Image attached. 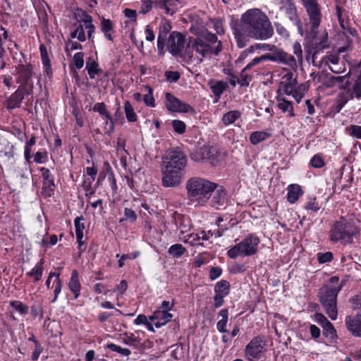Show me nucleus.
<instances>
[{
	"instance_id": "obj_1",
	"label": "nucleus",
	"mask_w": 361,
	"mask_h": 361,
	"mask_svg": "<svg viewBox=\"0 0 361 361\" xmlns=\"http://www.w3.org/2000/svg\"><path fill=\"white\" fill-rule=\"evenodd\" d=\"M233 34L239 48L247 45L249 38L264 40L270 36L269 18L259 9L252 8L245 12L239 23L233 27Z\"/></svg>"
},
{
	"instance_id": "obj_2",
	"label": "nucleus",
	"mask_w": 361,
	"mask_h": 361,
	"mask_svg": "<svg viewBox=\"0 0 361 361\" xmlns=\"http://www.w3.org/2000/svg\"><path fill=\"white\" fill-rule=\"evenodd\" d=\"M221 49V42L216 35L207 32L189 42L184 55L191 61H197L200 63L204 58L217 55Z\"/></svg>"
},
{
	"instance_id": "obj_3",
	"label": "nucleus",
	"mask_w": 361,
	"mask_h": 361,
	"mask_svg": "<svg viewBox=\"0 0 361 361\" xmlns=\"http://www.w3.org/2000/svg\"><path fill=\"white\" fill-rule=\"evenodd\" d=\"M360 234V228L355 219L348 216H341L330 225L328 239L341 245H352Z\"/></svg>"
},
{
	"instance_id": "obj_4",
	"label": "nucleus",
	"mask_w": 361,
	"mask_h": 361,
	"mask_svg": "<svg viewBox=\"0 0 361 361\" xmlns=\"http://www.w3.org/2000/svg\"><path fill=\"white\" fill-rule=\"evenodd\" d=\"M217 185L200 177L189 178L185 184L188 199L195 206H204L211 198Z\"/></svg>"
},
{
	"instance_id": "obj_5",
	"label": "nucleus",
	"mask_w": 361,
	"mask_h": 361,
	"mask_svg": "<svg viewBox=\"0 0 361 361\" xmlns=\"http://www.w3.org/2000/svg\"><path fill=\"white\" fill-rule=\"evenodd\" d=\"M187 159H165L161 164L162 184L166 188L178 186L184 177Z\"/></svg>"
},
{
	"instance_id": "obj_6",
	"label": "nucleus",
	"mask_w": 361,
	"mask_h": 361,
	"mask_svg": "<svg viewBox=\"0 0 361 361\" xmlns=\"http://www.w3.org/2000/svg\"><path fill=\"white\" fill-rule=\"evenodd\" d=\"M342 287L343 283L337 286L324 285L319 288L318 292L319 302L332 320H336L338 317L337 296Z\"/></svg>"
},
{
	"instance_id": "obj_7",
	"label": "nucleus",
	"mask_w": 361,
	"mask_h": 361,
	"mask_svg": "<svg viewBox=\"0 0 361 361\" xmlns=\"http://www.w3.org/2000/svg\"><path fill=\"white\" fill-rule=\"evenodd\" d=\"M259 244V238L251 234L229 248L227 251V255L231 259L252 256L257 252Z\"/></svg>"
},
{
	"instance_id": "obj_8",
	"label": "nucleus",
	"mask_w": 361,
	"mask_h": 361,
	"mask_svg": "<svg viewBox=\"0 0 361 361\" xmlns=\"http://www.w3.org/2000/svg\"><path fill=\"white\" fill-rule=\"evenodd\" d=\"M281 73L283 75L277 92L281 93L282 91L287 95H292L299 102L302 96L296 90L297 79L293 78V74L289 68H283Z\"/></svg>"
},
{
	"instance_id": "obj_9",
	"label": "nucleus",
	"mask_w": 361,
	"mask_h": 361,
	"mask_svg": "<svg viewBox=\"0 0 361 361\" xmlns=\"http://www.w3.org/2000/svg\"><path fill=\"white\" fill-rule=\"evenodd\" d=\"M266 341L264 336L252 338L245 348V356L249 361H256L265 352Z\"/></svg>"
},
{
	"instance_id": "obj_10",
	"label": "nucleus",
	"mask_w": 361,
	"mask_h": 361,
	"mask_svg": "<svg viewBox=\"0 0 361 361\" xmlns=\"http://www.w3.org/2000/svg\"><path fill=\"white\" fill-rule=\"evenodd\" d=\"M166 102L165 106L170 112L188 113L195 112L192 106L190 104L182 102L172 94L167 92L165 94Z\"/></svg>"
},
{
	"instance_id": "obj_11",
	"label": "nucleus",
	"mask_w": 361,
	"mask_h": 361,
	"mask_svg": "<svg viewBox=\"0 0 361 361\" xmlns=\"http://www.w3.org/2000/svg\"><path fill=\"white\" fill-rule=\"evenodd\" d=\"M185 36L178 32H172L167 42V49L173 56L180 55L185 48Z\"/></svg>"
},
{
	"instance_id": "obj_12",
	"label": "nucleus",
	"mask_w": 361,
	"mask_h": 361,
	"mask_svg": "<svg viewBox=\"0 0 361 361\" xmlns=\"http://www.w3.org/2000/svg\"><path fill=\"white\" fill-rule=\"evenodd\" d=\"M272 61L288 66L290 68L297 67L295 57L272 44Z\"/></svg>"
},
{
	"instance_id": "obj_13",
	"label": "nucleus",
	"mask_w": 361,
	"mask_h": 361,
	"mask_svg": "<svg viewBox=\"0 0 361 361\" xmlns=\"http://www.w3.org/2000/svg\"><path fill=\"white\" fill-rule=\"evenodd\" d=\"M341 90H347L350 98L361 99V73L355 75L351 80H347L341 87Z\"/></svg>"
},
{
	"instance_id": "obj_14",
	"label": "nucleus",
	"mask_w": 361,
	"mask_h": 361,
	"mask_svg": "<svg viewBox=\"0 0 361 361\" xmlns=\"http://www.w3.org/2000/svg\"><path fill=\"white\" fill-rule=\"evenodd\" d=\"M345 325L352 336L361 338V310L355 315H348L345 318Z\"/></svg>"
},
{
	"instance_id": "obj_15",
	"label": "nucleus",
	"mask_w": 361,
	"mask_h": 361,
	"mask_svg": "<svg viewBox=\"0 0 361 361\" xmlns=\"http://www.w3.org/2000/svg\"><path fill=\"white\" fill-rule=\"evenodd\" d=\"M305 9L309 16L310 23L311 25V32L317 35L322 17L320 6L319 4H317L309 6Z\"/></svg>"
},
{
	"instance_id": "obj_16",
	"label": "nucleus",
	"mask_w": 361,
	"mask_h": 361,
	"mask_svg": "<svg viewBox=\"0 0 361 361\" xmlns=\"http://www.w3.org/2000/svg\"><path fill=\"white\" fill-rule=\"evenodd\" d=\"M212 235L210 231L205 232L201 231L198 233H190L183 236H180V240L185 243H188L190 245H202L201 241L208 240Z\"/></svg>"
},
{
	"instance_id": "obj_17",
	"label": "nucleus",
	"mask_w": 361,
	"mask_h": 361,
	"mask_svg": "<svg viewBox=\"0 0 361 361\" xmlns=\"http://www.w3.org/2000/svg\"><path fill=\"white\" fill-rule=\"evenodd\" d=\"M171 26L168 20L161 21L159 26V35L157 38V50L159 54H163L166 45V39Z\"/></svg>"
},
{
	"instance_id": "obj_18",
	"label": "nucleus",
	"mask_w": 361,
	"mask_h": 361,
	"mask_svg": "<svg viewBox=\"0 0 361 361\" xmlns=\"http://www.w3.org/2000/svg\"><path fill=\"white\" fill-rule=\"evenodd\" d=\"M93 111L98 112L100 115L105 117V132L106 133L111 134L114 131V121L110 116V114L106 109V104L104 102L96 103L93 106Z\"/></svg>"
},
{
	"instance_id": "obj_19",
	"label": "nucleus",
	"mask_w": 361,
	"mask_h": 361,
	"mask_svg": "<svg viewBox=\"0 0 361 361\" xmlns=\"http://www.w3.org/2000/svg\"><path fill=\"white\" fill-rule=\"evenodd\" d=\"M213 192L210 205L217 209L224 207L228 200L226 190L222 186H217Z\"/></svg>"
},
{
	"instance_id": "obj_20",
	"label": "nucleus",
	"mask_w": 361,
	"mask_h": 361,
	"mask_svg": "<svg viewBox=\"0 0 361 361\" xmlns=\"http://www.w3.org/2000/svg\"><path fill=\"white\" fill-rule=\"evenodd\" d=\"M16 82H32V68L30 64H20L16 67Z\"/></svg>"
},
{
	"instance_id": "obj_21",
	"label": "nucleus",
	"mask_w": 361,
	"mask_h": 361,
	"mask_svg": "<svg viewBox=\"0 0 361 361\" xmlns=\"http://www.w3.org/2000/svg\"><path fill=\"white\" fill-rule=\"evenodd\" d=\"M173 318V314L168 311L157 310L152 316L149 317V320L154 322L157 328H160L164 326L166 323L170 322Z\"/></svg>"
},
{
	"instance_id": "obj_22",
	"label": "nucleus",
	"mask_w": 361,
	"mask_h": 361,
	"mask_svg": "<svg viewBox=\"0 0 361 361\" xmlns=\"http://www.w3.org/2000/svg\"><path fill=\"white\" fill-rule=\"evenodd\" d=\"M338 21L340 27L343 30V35L346 36L348 44L352 43V39L348 38V35L355 37L357 35V31L355 28L350 26V23L348 13H345L343 16H338Z\"/></svg>"
},
{
	"instance_id": "obj_23",
	"label": "nucleus",
	"mask_w": 361,
	"mask_h": 361,
	"mask_svg": "<svg viewBox=\"0 0 361 361\" xmlns=\"http://www.w3.org/2000/svg\"><path fill=\"white\" fill-rule=\"evenodd\" d=\"M271 59V55L269 54H267L264 55H262L259 57H255L252 60L251 62H250L243 70L241 73L242 78L238 81V83L241 86H248L250 82V78L247 75L245 74V72L246 70L249 69L250 68L258 64L261 61H263L264 60H269Z\"/></svg>"
},
{
	"instance_id": "obj_24",
	"label": "nucleus",
	"mask_w": 361,
	"mask_h": 361,
	"mask_svg": "<svg viewBox=\"0 0 361 361\" xmlns=\"http://www.w3.org/2000/svg\"><path fill=\"white\" fill-rule=\"evenodd\" d=\"M42 176L43 178V192L46 196L50 197L52 195L54 188V178L49 171L47 169L42 168Z\"/></svg>"
},
{
	"instance_id": "obj_25",
	"label": "nucleus",
	"mask_w": 361,
	"mask_h": 361,
	"mask_svg": "<svg viewBox=\"0 0 361 361\" xmlns=\"http://www.w3.org/2000/svg\"><path fill=\"white\" fill-rule=\"evenodd\" d=\"M281 4L282 6H280V9L285 12L290 20H299L297 9L293 0H281Z\"/></svg>"
},
{
	"instance_id": "obj_26",
	"label": "nucleus",
	"mask_w": 361,
	"mask_h": 361,
	"mask_svg": "<svg viewBox=\"0 0 361 361\" xmlns=\"http://www.w3.org/2000/svg\"><path fill=\"white\" fill-rule=\"evenodd\" d=\"M287 200L290 204H295L304 194L302 187L296 183L290 184L287 188Z\"/></svg>"
},
{
	"instance_id": "obj_27",
	"label": "nucleus",
	"mask_w": 361,
	"mask_h": 361,
	"mask_svg": "<svg viewBox=\"0 0 361 361\" xmlns=\"http://www.w3.org/2000/svg\"><path fill=\"white\" fill-rule=\"evenodd\" d=\"M346 50H347V47H341L338 49V53L329 52L326 55H325L324 56L322 57V59L321 60V63L329 66V64L330 63L331 65L334 66V65L338 64L339 63H344L343 61L341 60L340 56H339V53L344 52Z\"/></svg>"
},
{
	"instance_id": "obj_28",
	"label": "nucleus",
	"mask_w": 361,
	"mask_h": 361,
	"mask_svg": "<svg viewBox=\"0 0 361 361\" xmlns=\"http://www.w3.org/2000/svg\"><path fill=\"white\" fill-rule=\"evenodd\" d=\"M321 207V204L314 195H308L303 204V208L310 214L317 212Z\"/></svg>"
},
{
	"instance_id": "obj_29",
	"label": "nucleus",
	"mask_w": 361,
	"mask_h": 361,
	"mask_svg": "<svg viewBox=\"0 0 361 361\" xmlns=\"http://www.w3.org/2000/svg\"><path fill=\"white\" fill-rule=\"evenodd\" d=\"M278 95L276 99L278 101L277 106L281 110L283 113H288L290 117L294 116V111L293 103L290 101L285 99L283 97L281 98V93L277 92Z\"/></svg>"
},
{
	"instance_id": "obj_30",
	"label": "nucleus",
	"mask_w": 361,
	"mask_h": 361,
	"mask_svg": "<svg viewBox=\"0 0 361 361\" xmlns=\"http://www.w3.org/2000/svg\"><path fill=\"white\" fill-rule=\"evenodd\" d=\"M212 93L218 97L228 88V84L223 80H210L209 82Z\"/></svg>"
},
{
	"instance_id": "obj_31",
	"label": "nucleus",
	"mask_w": 361,
	"mask_h": 361,
	"mask_svg": "<svg viewBox=\"0 0 361 361\" xmlns=\"http://www.w3.org/2000/svg\"><path fill=\"white\" fill-rule=\"evenodd\" d=\"M80 283L79 281L78 274L76 270H73L71 274L68 288L74 294L75 298H78L80 293Z\"/></svg>"
},
{
	"instance_id": "obj_32",
	"label": "nucleus",
	"mask_w": 361,
	"mask_h": 361,
	"mask_svg": "<svg viewBox=\"0 0 361 361\" xmlns=\"http://www.w3.org/2000/svg\"><path fill=\"white\" fill-rule=\"evenodd\" d=\"M24 99L25 97L20 94L16 91L14 92L6 100V108L8 109L19 108Z\"/></svg>"
},
{
	"instance_id": "obj_33",
	"label": "nucleus",
	"mask_w": 361,
	"mask_h": 361,
	"mask_svg": "<svg viewBox=\"0 0 361 361\" xmlns=\"http://www.w3.org/2000/svg\"><path fill=\"white\" fill-rule=\"evenodd\" d=\"M323 336L330 343H334L338 338L337 332L331 322L323 326Z\"/></svg>"
},
{
	"instance_id": "obj_34",
	"label": "nucleus",
	"mask_w": 361,
	"mask_h": 361,
	"mask_svg": "<svg viewBox=\"0 0 361 361\" xmlns=\"http://www.w3.org/2000/svg\"><path fill=\"white\" fill-rule=\"evenodd\" d=\"M176 226L180 231L179 237L186 235V233L191 227V223L189 218L180 216L176 221Z\"/></svg>"
},
{
	"instance_id": "obj_35",
	"label": "nucleus",
	"mask_w": 361,
	"mask_h": 361,
	"mask_svg": "<svg viewBox=\"0 0 361 361\" xmlns=\"http://www.w3.org/2000/svg\"><path fill=\"white\" fill-rule=\"evenodd\" d=\"M114 29V25L111 20L106 19L104 17L101 19V30L104 34L105 37L110 41L113 40L111 32Z\"/></svg>"
},
{
	"instance_id": "obj_36",
	"label": "nucleus",
	"mask_w": 361,
	"mask_h": 361,
	"mask_svg": "<svg viewBox=\"0 0 361 361\" xmlns=\"http://www.w3.org/2000/svg\"><path fill=\"white\" fill-rule=\"evenodd\" d=\"M83 220L82 217H77L75 219V235L76 239L79 244V247H80L83 244V231L85 229V225L81 221Z\"/></svg>"
},
{
	"instance_id": "obj_37",
	"label": "nucleus",
	"mask_w": 361,
	"mask_h": 361,
	"mask_svg": "<svg viewBox=\"0 0 361 361\" xmlns=\"http://www.w3.org/2000/svg\"><path fill=\"white\" fill-rule=\"evenodd\" d=\"M74 18L80 23L82 22L84 25L92 23V18L85 11L81 8H76L73 13Z\"/></svg>"
},
{
	"instance_id": "obj_38",
	"label": "nucleus",
	"mask_w": 361,
	"mask_h": 361,
	"mask_svg": "<svg viewBox=\"0 0 361 361\" xmlns=\"http://www.w3.org/2000/svg\"><path fill=\"white\" fill-rule=\"evenodd\" d=\"M329 47V42L328 38V33L326 32H324L323 36L321 37L319 42H316L314 44V53L313 54V57L321 51H323L325 49Z\"/></svg>"
},
{
	"instance_id": "obj_39",
	"label": "nucleus",
	"mask_w": 361,
	"mask_h": 361,
	"mask_svg": "<svg viewBox=\"0 0 361 361\" xmlns=\"http://www.w3.org/2000/svg\"><path fill=\"white\" fill-rule=\"evenodd\" d=\"M156 7L164 10V13L168 15H172L175 13L173 4L170 0H161L156 2Z\"/></svg>"
},
{
	"instance_id": "obj_40",
	"label": "nucleus",
	"mask_w": 361,
	"mask_h": 361,
	"mask_svg": "<svg viewBox=\"0 0 361 361\" xmlns=\"http://www.w3.org/2000/svg\"><path fill=\"white\" fill-rule=\"evenodd\" d=\"M240 116L241 113L238 110L230 111L224 114L222 122L225 126H228L234 123Z\"/></svg>"
},
{
	"instance_id": "obj_41",
	"label": "nucleus",
	"mask_w": 361,
	"mask_h": 361,
	"mask_svg": "<svg viewBox=\"0 0 361 361\" xmlns=\"http://www.w3.org/2000/svg\"><path fill=\"white\" fill-rule=\"evenodd\" d=\"M219 317H221V319L217 322L216 328L221 333L227 332L226 329V324L228 322V312L226 309H222L219 313Z\"/></svg>"
},
{
	"instance_id": "obj_42",
	"label": "nucleus",
	"mask_w": 361,
	"mask_h": 361,
	"mask_svg": "<svg viewBox=\"0 0 361 361\" xmlns=\"http://www.w3.org/2000/svg\"><path fill=\"white\" fill-rule=\"evenodd\" d=\"M269 137V133L266 131H256L251 133L250 141L252 145H257L266 140Z\"/></svg>"
},
{
	"instance_id": "obj_43",
	"label": "nucleus",
	"mask_w": 361,
	"mask_h": 361,
	"mask_svg": "<svg viewBox=\"0 0 361 361\" xmlns=\"http://www.w3.org/2000/svg\"><path fill=\"white\" fill-rule=\"evenodd\" d=\"M44 261L40 260L33 268L32 269L27 273V275L29 276H32L35 278V281H38L41 279L44 267H43Z\"/></svg>"
},
{
	"instance_id": "obj_44",
	"label": "nucleus",
	"mask_w": 361,
	"mask_h": 361,
	"mask_svg": "<svg viewBox=\"0 0 361 361\" xmlns=\"http://www.w3.org/2000/svg\"><path fill=\"white\" fill-rule=\"evenodd\" d=\"M19 87L16 92L23 96L25 98L32 94L33 91V82H17Z\"/></svg>"
},
{
	"instance_id": "obj_45",
	"label": "nucleus",
	"mask_w": 361,
	"mask_h": 361,
	"mask_svg": "<svg viewBox=\"0 0 361 361\" xmlns=\"http://www.w3.org/2000/svg\"><path fill=\"white\" fill-rule=\"evenodd\" d=\"M229 283L226 280H221L215 285L214 292L215 293L223 295V296H226L229 293Z\"/></svg>"
},
{
	"instance_id": "obj_46",
	"label": "nucleus",
	"mask_w": 361,
	"mask_h": 361,
	"mask_svg": "<svg viewBox=\"0 0 361 361\" xmlns=\"http://www.w3.org/2000/svg\"><path fill=\"white\" fill-rule=\"evenodd\" d=\"M124 109L127 120L129 122H135L137 119V117L130 102L126 101L124 103Z\"/></svg>"
},
{
	"instance_id": "obj_47",
	"label": "nucleus",
	"mask_w": 361,
	"mask_h": 361,
	"mask_svg": "<svg viewBox=\"0 0 361 361\" xmlns=\"http://www.w3.org/2000/svg\"><path fill=\"white\" fill-rule=\"evenodd\" d=\"M71 38H77L80 42H85L86 36L84 30V26L80 23L76 25L75 29L71 33Z\"/></svg>"
},
{
	"instance_id": "obj_48",
	"label": "nucleus",
	"mask_w": 361,
	"mask_h": 361,
	"mask_svg": "<svg viewBox=\"0 0 361 361\" xmlns=\"http://www.w3.org/2000/svg\"><path fill=\"white\" fill-rule=\"evenodd\" d=\"M185 252V248L180 244H174L168 250L169 254L173 257H180Z\"/></svg>"
},
{
	"instance_id": "obj_49",
	"label": "nucleus",
	"mask_w": 361,
	"mask_h": 361,
	"mask_svg": "<svg viewBox=\"0 0 361 361\" xmlns=\"http://www.w3.org/2000/svg\"><path fill=\"white\" fill-rule=\"evenodd\" d=\"M145 88L147 90L148 92L144 95L143 101L146 106L149 107H154L155 99L153 96V90L148 85H146Z\"/></svg>"
},
{
	"instance_id": "obj_50",
	"label": "nucleus",
	"mask_w": 361,
	"mask_h": 361,
	"mask_svg": "<svg viewBox=\"0 0 361 361\" xmlns=\"http://www.w3.org/2000/svg\"><path fill=\"white\" fill-rule=\"evenodd\" d=\"M348 74L343 75V76H331L328 80L327 85L329 87H332L335 85L336 83H339V88L341 89V87L342 85L345 83V82L348 80Z\"/></svg>"
},
{
	"instance_id": "obj_51",
	"label": "nucleus",
	"mask_w": 361,
	"mask_h": 361,
	"mask_svg": "<svg viewBox=\"0 0 361 361\" xmlns=\"http://www.w3.org/2000/svg\"><path fill=\"white\" fill-rule=\"evenodd\" d=\"M39 50L43 65L45 67L46 71L48 72V71L51 68V64L48 57L46 47L44 44H41L39 47Z\"/></svg>"
},
{
	"instance_id": "obj_52",
	"label": "nucleus",
	"mask_w": 361,
	"mask_h": 361,
	"mask_svg": "<svg viewBox=\"0 0 361 361\" xmlns=\"http://www.w3.org/2000/svg\"><path fill=\"white\" fill-rule=\"evenodd\" d=\"M350 94L348 93L347 90H343V92L339 93L337 96L336 102L341 105L342 107L348 103L349 100H353V98H350Z\"/></svg>"
},
{
	"instance_id": "obj_53",
	"label": "nucleus",
	"mask_w": 361,
	"mask_h": 361,
	"mask_svg": "<svg viewBox=\"0 0 361 361\" xmlns=\"http://www.w3.org/2000/svg\"><path fill=\"white\" fill-rule=\"evenodd\" d=\"M317 261L319 264H325L330 262L334 259V255L331 252H326L324 253L323 252H319L317 255Z\"/></svg>"
},
{
	"instance_id": "obj_54",
	"label": "nucleus",
	"mask_w": 361,
	"mask_h": 361,
	"mask_svg": "<svg viewBox=\"0 0 361 361\" xmlns=\"http://www.w3.org/2000/svg\"><path fill=\"white\" fill-rule=\"evenodd\" d=\"M172 127L173 130L178 134H183L186 130L185 123L180 120L172 121Z\"/></svg>"
},
{
	"instance_id": "obj_55",
	"label": "nucleus",
	"mask_w": 361,
	"mask_h": 361,
	"mask_svg": "<svg viewBox=\"0 0 361 361\" xmlns=\"http://www.w3.org/2000/svg\"><path fill=\"white\" fill-rule=\"evenodd\" d=\"M107 347L111 351L117 352L123 356H128L130 354V350L129 349L121 348L114 343H110Z\"/></svg>"
},
{
	"instance_id": "obj_56",
	"label": "nucleus",
	"mask_w": 361,
	"mask_h": 361,
	"mask_svg": "<svg viewBox=\"0 0 361 361\" xmlns=\"http://www.w3.org/2000/svg\"><path fill=\"white\" fill-rule=\"evenodd\" d=\"M36 143V139L34 136H32L30 140L26 143V145L25 147V152L24 155L25 158H31V156L32 155V147Z\"/></svg>"
},
{
	"instance_id": "obj_57",
	"label": "nucleus",
	"mask_w": 361,
	"mask_h": 361,
	"mask_svg": "<svg viewBox=\"0 0 361 361\" xmlns=\"http://www.w3.org/2000/svg\"><path fill=\"white\" fill-rule=\"evenodd\" d=\"M98 64L94 61L92 62H87L86 69L87 70L88 74L91 78H94L95 74L98 73Z\"/></svg>"
},
{
	"instance_id": "obj_58",
	"label": "nucleus",
	"mask_w": 361,
	"mask_h": 361,
	"mask_svg": "<svg viewBox=\"0 0 361 361\" xmlns=\"http://www.w3.org/2000/svg\"><path fill=\"white\" fill-rule=\"evenodd\" d=\"M348 133L352 137L357 139H361V126L350 125L348 128Z\"/></svg>"
},
{
	"instance_id": "obj_59",
	"label": "nucleus",
	"mask_w": 361,
	"mask_h": 361,
	"mask_svg": "<svg viewBox=\"0 0 361 361\" xmlns=\"http://www.w3.org/2000/svg\"><path fill=\"white\" fill-rule=\"evenodd\" d=\"M84 54L82 52L76 53L73 58L74 66L78 69H80L84 65Z\"/></svg>"
},
{
	"instance_id": "obj_60",
	"label": "nucleus",
	"mask_w": 361,
	"mask_h": 361,
	"mask_svg": "<svg viewBox=\"0 0 361 361\" xmlns=\"http://www.w3.org/2000/svg\"><path fill=\"white\" fill-rule=\"evenodd\" d=\"M140 13L146 14L149 13L153 6V2L151 0H140Z\"/></svg>"
},
{
	"instance_id": "obj_61",
	"label": "nucleus",
	"mask_w": 361,
	"mask_h": 361,
	"mask_svg": "<svg viewBox=\"0 0 361 361\" xmlns=\"http://www.w3.org/2000/svg\"><path fill=\"white\" fill-rule=\"evenodd\" d=\"M314 320L320 324L322 327L330 323L327 318L323 314L319 312H316L314 314Z\"/></svg>"
},
{
	"instance_id": "obj_62",
	"label": "nucleus",
	"mask_w": 361,
	"mask_h": 361,
	"mask_svg": "<svg viewBox=\"0 0 361 361\" xmlns=\"http://www.w3.org/2000/svg\"><path fill=\"white\" fill-rule=\"evenodd\" d=\"M165 77L169 82H176L179 80L180 75L178 71H166Z\"/></svg>"
},
{
	"instance_id": "obj_63",
	"label": "nucleus",
	"mask_w": 361,
	"mask_h": 361,
	"mask_svg": "<svg viewBox=\"0 0 361 361\" xmlns=\"http://www.w3.org/2000/svg\"><path fill=\"white\" fill-rule=\"evenodd\" d=\"M329 70L336 74H340L343 73L345 71V63H339L338 64L335 65H329Z\"/></svg>"
},
{
	"instance_id": "obj_64",
	"label": "nucleus",
	"mask_w": 361,
	"mask_h": 361,
	"mask_svg": "<svg viewBox=\"0 0 361 361\" xmlns=\"http://www.w3.org/2000/svg\"><path fill=\"white\" fill-rule=\"evenodd\" d=\"M11 306L20 314H25L27 312V307L25 306L20 301H13L11 303Z\"/></svg>"
}]
</instances>
